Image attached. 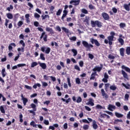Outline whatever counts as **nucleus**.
<instances>
[{
    "mask_svg": "<svg viewBox=\"0 0 130 130\" xmlns=\"http://www.w3.org/2000/svg\"><path fill=\"white\" fill-rule=\"evenodd\" d=\"M104 78L102 79V82L104 83H107L108 82V79H109V76L107 73H105L104 75Z\"/></svg>",
    "mask_w": 130,
    "mask_h": 130,
    "instance_id": "9d476101",
    "label": "nucleus"
},
{
    "mask_svg": "<svg viewBox=\"0 0 130 130\" xmlns=\"http://www.w3.org/2000/svg\"><path fill=\"white\" fill-rule=\"evenodd\" d=\"M126 54L127 55H130V47H127L126 48Z\"/></svg>",
    "mask_w": 130,
    "mask_h": 130,
    "instance_id": "c9c22d12",
    "label": "nucleus"
},
{
    "mask_svg": "<svg viewBox=\"0 0 130 130\" xmlns=\"http://www.w3.org/2000/svg\"><path fill=\"white\" fill-rule=\"evenodd\" d=\"M13 9H14V7H13V5H10L9 7L7 8V10L8 12H11V10H13Z\"/></svg>",
    "mask_w": 130,
    "mask_h": 130,
    "instance_id": "de8ad7c7",
    "label": "nucleus"
},
{
    "mask_svg": "<svg viewBox=\"0 0 130 130\" xmlns=\"http://www.w3.org/2000/svg\"><path fill=\"white\" fill-rule=\"evenodd\" d=\"M102 68H103V64H100V67L95 66L94 68L92 69L93 72H94L92 73L91 75L94 76H96L97 75V73L96 72L100 73L102 70Z\"/></svg>",
    "mask_w": 130,
    "mask_h": 130,
    "instance_id": "f03ea898",
    "label": "nucleus"
},
{
    "mask_svg": "<svg viewBox=\"0 0 130 130\" xmlns=\"http://www.w3.org/2000/svg\"><path fill=\"white\" fill-rule=\"evenodd\" d=\"M126 26V25L124 23H120L119 24L120 28H124Z\"/></svg>",
    "mask_w": 130,
    "mask_h": 130,
    "instance_id": "09e8293b",
    "label": "nucleus"
},
{
    "mask_svg": "<svg viewBox=\"0 0 130 130\" xmlns=\"http://www.w3.org/2000/svg\"><path fill=\"white\" fill-rule=\"evenodd\" d=\"M41 50L42 52H45L46 54H49L51 49L49 47L46 48L45 46H43L41 48Z\"/></svg>",
    "mask_w": 130,
    "mask_h": 130,
    "instance_id": "20e7f679",
    "label": "nucleus"
},
{
    "mask_svg": "<svg viewBox=\"0 0 130 130\" xmlns=\"http://www.w3.org/2000/svg\"><path fill=\"white\" fill-rule=\"evenodd\" d=\"M42 20H45V19H46V18H49V15H45V16L44 15H42Z\"/></svg>",
    "mask_w": 130,
    "mask_h": 130,
    "instance_id": "5fc2aeb1",
    "label": "nucleus"
},
{
    "mask_svg": "<svg viewBox=\"0 0 130 130\" xmlns=\"http://www.w3.org/2000/svg\"><path fill=\"white\" fill-rule=\"evenodd\" d=\"M121 69H122V70H124V71H125V72H127V73H129V74H130L129 68H128L127 67H125L124 65H122L121 66Z\"/></svg>",
    "mask_w": 130,
    "mask_h": 130,
    "instance_id": "4be33fe9",
    "label": "nucleus"
},
{
    "mask_svg": "<svg viewBox=\"0 0 130 130\" xmlns=\"http://www.w3.org/2000/svg\"><path fill=\"white\" fill-rule=\"evenodd\" d=\"M82 44L85 48H88L89 50H90V48H93V47H94L93 45L88 43L86 41H82Z\"/></svg>",
    "mask_w": 130,
    "mask_h": 130,
    "instance_id": "7ed1b4c3",
    "label": "nucleus"
},
{
    "mask_svg": "<svg viewBox=\"0 0 130 130\" xmlns=\"http://www.w3.org/2000/svg\"><path fill=\"white\" fill-rule=\"evenodd\" d=\"M108 110H110V111H113V110H115L116 109V107L114 105L109 104L108 105Z\"/></svg>",
    "mask_w": 130,
    "mask_h": 130,
    "instance_id": "9b49d317",
    "label": "nucleus"
},
{
    "mask_svg": "<svg viewBox=\"0 0 130 130\" xmlns=\"http://www.w3.org/2000/svg\"><path fill=\"white\" fill-rule=\"evenodd\" d=\"M71 50L72 52L74 53L73 56H76V55L78 54V51H77V50L75 49H72Z\"/></svg>",
    "mask_w": 130,
    "mask_h": 130,
    "instance_id": "e433bc0d",
    "label": "nucleus"
},
{
    "mask_svg": "<svg viewBox=\"0 0 130 130\" xmlns=\"http://www.w3.org/2000/svg\"><path fill=\"white\" fill-rule=\"evenodd\" d=\"M92 127L93 129H97V128H98V125H97V123L95 120H94L92 122Z\"/></svg>",
    "mask_w": 130,
    "mask_h": 130,
    "instance_id": "a878e982",
    "label": "nucleus"
},
{
    "mask_svg": "<svg viewBox=\"0 0 130 130\" xmlns=\"http://www.w3.org/2000/svg\"><path fill=\"white\" fill-rule=\"evenodd\" d=\"M102 17H103V19L105 21H109L110 19V17L109 16V15L105 12H103L102 13Z\"/></svg>",
    "mask_w": 130,
    "mask_h": 130,
    "instance_id": "39448f33",
    "label": "nucleus"
},
{
    "mask_svg": "<svg viewBox=\"0 0 130 130\" xmlns=\"http://www.w3.org/2000/svg\"><path fill=\"white\" fill-rule=\"evenodd\" d=\"M88 56L90 59H93V58H94V55L91 53L88 54Z\"/></svg>",
    "mask_w": 130,
    "mask_h": 130,
    "instance_id": "338daca9",
    "label": "nucleus"
},
{
    "mask_svg": "<svg viewBox=\"0 0 130 130\" xmlns=\"http://www.w3.org/2000/svg\"><path fill=\"white\" fill-rule=\"evenodd\" d=\"M68 13H69V11H68V10H63V14L61 18L62 21H64V18H66V17H67V16L68 15Z\"/></svg>",
    "mask_w": 130,
    "mask_h": 130,
    "instance_id": "ddd939ff",
    "label": "nucleus"
},
{
    "mask_svg": "<svg viewBox=\"0 0 130 130\" xmlns=\"http://www.w3.org/2000/svg\"><path fill=\"white\" fill-rule=\"evenodd\" d=\"M112 11H113V12L114 14H116V13H117V9H116V8H115V7H113V8L112 9Z\"/></svg>",
    "mask_w": 130,
    "mask_h": 130,
    "instance_id": "bf43d9fd",
    "label": "nucleus"
},
{
    "mask_svg": "<svg viewBox=\"0 0 130 130\" xmlns=\"http://www.w3.org/2000/svg\"><path fill=\"white\" fill-rule=\"evenodd\" d=\"M10 21V20L8 19H5V25L6 27V28H8V24L9 23V22Z\"/></svg>",
    "mask_w": 130,
    "mask_h": 130,
    "instance_id": "4d7b16f0",
    "label": "nucleus"
},
{
    "mask_svg": "<svg viewBox=\"0 0 130 130\" xmlns=\"http://www.w3.org/2000/svg\"><path fill=\"white\" fill-rule=\"evenodd\" d=\"M24 32L25 33H29L30 32V28H29V27H27L24 30Z\"/></svg>",
    "mask_w": 130,
    "mask_h": 130,
    "instance_id": "774afa93",
    "label": "nucleus"
},
{
    "mask_svg": "<svg viewBox=\"0 0 130 130\" xmlns=\"http://www.w3.org/2000/svg\"><path fill=\"white\" fill-rule=\"evenodd\" d=\"M115 115L118 118H121L123 117V114L118 113L117 112H115Z\"/></svg>",
    "mask_w": 130,
    "mask_h": 130,
    "instance_id": "bb28decb",
    "label": "nucleus"
},
{
    "mask_svg": "<svg viewBox=\"0 0 130 130\" xmlns=\"http://www.w3.org/2000/svg\"><path fill=\"white\" fill-rule=\"evenodd\" d=\"M114 39V37H111L110 36L108 37V40L109 41V45L111 46L112 45V41H113V39Z\"/></svg>",
    "mask_w": 130,
    "mask_h": 130,
    "instance_id": "a211bd4d",
    "label": "nucleus"
},
{
    "mask_svg": "<svg viewBox=\"0 0 130 130\" xmlns=\"http://www.w3.org/2000/svg\"><path fill=\"white\" fill-rule=\"evenodd\" d=\"M18 68H21L22 67H26V64L25 63H19L17 64Z\"/></svg>",
    "mask_w": 130,
    "mask_h": 130,
    "instance_id": "052dcab7",
    "label": "nucleus"
},
{
    "mask_svg": "<svg viewBox=\"0 0 130 130\" xmlns=\"http://www.w3.org/2000/svg\"><path fill=\"white\" fill-rule=\"evenodd\" d=\"M19 121L20 122H23V115L22 114L19 115Z\"/></svg>",
    "mask_w": 130,
    "mask_h": 130,
    "instance_id": "864d4df0",
    "label": "nucleus"
},
{
    "mask_svg": "<svg viewBox=\"0 0 130 130\" xmlns=\"http://www.w3.org/2000/svg\"><path fill=\"white\" fill-rule=\"evenodd\" d=\"M1 74L3 78H5L7 76V72H6V69L4 68L2 70Z\"/></svg>",
    "mask_w": 130,
    "mask_h": 130,
    "instance_id": "c756f323",
    "label": "nucleus"
},
{
    "mask_svg": "<svg viewBox=\"0 0 130 130\" xmlns=\"http://www.w3.org/2000/svg\"><path fill=\"white\" fill-rule=\"evenodd\" d=\"M46 31L47 32H49L50 34H54V31H53V29H52V28L47 27L46 28Z\"/></svg>",
    "mask_w": 130,
    "mask_h": 130,
    "instance_id": "5701e85b",
    "label": "nucleus"
},
{
    "mask_svg": "<svg viewBox=\"0 0 130 130\" xmlns=\"http://www.w3.org/2000/svg\"><path fill=\"white\" fill-rule=\"evenodd\" d=\"M55 127H58V124L56 123V124H54L53 126H50L49 127V129H52V130H54V129H55Z\"/></svg>",
    "mask_w": 130,
    "mask_h": 130,
    "instance_id": "c85d7f7f",
    "label": "nucleus"
},
{
    "mask_svg": "<svg viewBox=\"0 0 130 130\" xmlns=\"http://www.w3.org/2000/svg\"><path fill=\"white\" fill-rule=\"evenodd\" d=\"M120 55L121 56H124V48H121L119 49Z\"/></svg>",
    "mask_w": 130,
    "mask_h": 130,
    "instance_id": "393cba45",
    "label": "nucleus"
},
{
    "mask_svg": "<svg viewBox=\"0 0 130 130\" xmlns=\"http://www.w3.org/2000/svg\"><path fill=\"white\" fill-rule=\"evenodd\" d=\"M40 57L42 60H45V57H44V54L41 53L40 55Z\"/></svg>",
    "mask_w": 130,
    "mask_h": 130,
    "instance_id": "4c0bfd02",
    "label": "nucleus"
},
{
    "mask_svg": "<svg viewBox=\"0 0 130 130\" xmlns=\"http://www.w3.org/2000/svg\"><path fill=\"white\" fill-rule=\"evenodd\" d=\"M74 69L75 70H77V71H81V69H80V67L79 66H78V65H75L74 66Z\"/></svg>",
    "mask_w": 130,
    "mask_h": 130,
    "instance_id": "e2e57ef3",
    "label": "nucleus"
},
{
    "mask_svg": "<svg viewBox=\"0 0 130 130\" xmlns=\"http://www.w3.org/2000/svg\"><path fill=\"white\" fill-rule=\"evenodd\" d=\"M88 8L90 10H96V7H95V6H93L92 4H90L88 6Z\"/></svg>",
    "mask_w": 130,
    "mask_h": 130,
    "instance_id": "a19ab883",
    "label": "nucleus"
},
{
    "mask_svg": "<svg viewBox=\"0 0 130 130\" xmlns=\"http://www.w3.org/2000/svg\"><path fill=\"white\" fill-rule=\"evenodd\" d=\"M129 6H130V3H128V4H124L123 8L125 9L126 11H127V12H129L130 9H129Z\"/></svg>",
    "mask_w": 130,
    "mask_h": 130,
    "instance_id": "b1692460",
    "label": "nucleus"
},
{
    "mask_svg": "<svg viewBox=\"0 0 130 130\" xmlns=\"http://www.w3.org/2000/svg\"><path fill=\"white\" fill-rule=\"evenodd\" d=\"M83 129H85V130L89 129V125L86 124L83 125Z\"/></svg>",
    "mask_w": 130,
    "mask_h": 130,
    "instance_id": "680f3d73",
    "label": "nucleus"
},
{
    "mask_svg": "<svg viewBox=\"0 0 130 130\" xmlns=\"http://www.w3.org/2000/svg\"><path fill=\"white\" fill-rule=\"evenodd\" d=\"M101 93H102V95L104 98H106V99H107L108 98V97H109L108 94L106 93L105 90H104V89H101Z\"/></svg>",
    "mask_w": 130,
    "mask_h": 130,
    "instance_id": "2eb2a0df",
    "label": "nucleus"
},
{
    "mask_svg": "<svg viewBox=\"0 0 130 130\" xmlns=\"http://www.w3.org/2000/svg\"><path fill=\"white\" fill-rule=\"evenodd\" d=\"M37 87L40 88V87H41V84H40V83H36L32 86L34 89H37Z\"/></svg>",
    "mask_w": 130,
    "mask_h": 130,
    "instance_id": "2f4dec72",
    "label": "nucleus"
},
{
    "mask_svg": "<svg viewBox=\"0 0 130 130\" xmlns=\"http://www.w3.org/2000/svg\"><path fill=\"white\" fill-rule=\"evenodd\" d=\"M90 42L91 44H95L96 46H98V47H99L100 46V43L99 42H98V40L96 39H94L93 38L90 39Z\"/></svg>",
    "mask_w": 130,
    "mask_h": 130,
    "instance_id": "0eeeda50",
    "label": "nucleus"
},
{
    "mask_svg": "<svg viewBox=\"0 0 130 130\" xmlns=\"http://www.w3.org/2000/svg\"><path fill=\"white\" fill-rule=\"evenodd\" d=\"M95 108L96 109H103V107H102L101 105H97L95 107Z\"/></svg>",
    "mask_w": 130,
    "mask_h": 130,
    "instance_id": "6e6d98bb",
    "label": "nucleus"
},
{
    "mask_svg": "<svg viewBox=\"0 0 130 130\" xmlns=\"http://www.w3.org/2000/svg\"><path fill=\"white\" fill-rule=\"evenodd\" d=\"M38 65V63L37 62H32L31 64V68H34Z\"/></svg>",
    "mask_w": 130,
    "mask_h": 130,
    "instance_id": "a18cd8bd",
    "label": "nucleus"
},
{
    "mask_svg": "<svg viewBox=\"0 0 130 130\" xmlns=\"http://www.w3.org/2000/svg\"><path fill=\"white\" fill-rule=\"evenodd\" d=\"M76 84H78V85H80V84H81V80H80V78H76Z\"/></svg>",
    "mask_w": 130,
    "mask_h": 130,
    "instance_id": "13d9d810",
    "label": "nucleus"
},
{
    "mask_svg": "<svg viewBox=\"0 0 130 130\" xmlns=\"http://www.w3.org/2000/svg\"><path fill=\"white\" fill-rule=\"evenodd\" d=\"M81 1L80 0H72L70 2V4H73V6H79L80 5Z\"/></svg>",
    "mask_w": 130,
    "mask_h": 130,
    "instance_id": "6e6552de",
    "label": "nucleus"
},
{
    "mask_svg": "<svg viewBox=\"0 0 130 130\" xmlns=\"http://www.w3.org/2000/svg\"><path fill=\"white\" fill-rule=\"evenodd\" d=\"M16 47V44H15V43H11L8 47V49L9 50V51H12V50H13V47Z\"/></svg>",
    "mask_w": 130,
    "mask_h": 130,
    "instance_id": "aec40b11",
    "label": "nucleus"
},
{
    "mask_svg": "<svg viewBox=\"0 0 130 130\" xmlns=\"http://www.w3.org/2000/svg\"><path fill=\"white\" fill-rule=\"evenodd\" d=\"M62 12V9H59L56 14V16H60V14H61Z\"/></svg>",
    "mask_w": 130,
    "mask_h": 130,
    "instance_id": "37998d69",
    "label": "nucleus"
},
{
    "mask_svg": "<svg viewBox=\"0 0 130 130\" xmlns=\"http://www.w3.org/2000/svg\"><path fill=\"white\" fill-rule=\"evenodd\" d=\"M122 86L123 87H124L125 88V89H130V88H129L130 84L128 83H127L126 85H125V84H124V83H122Z\"/></svg>",
    "mask_w": 130,
    "mask_h": 130,
    "instance_id": "7c9ffc66",
    "label": "nucleus"
},
{
    "mask_svg": "<svg viewBox=\"0 0 130 130\" xmlns=\"http://www.w3.org/2000/svg\"><path fill=\"white\" fill-rule=\"evenodd\" d=\"M39 64H40V67H41V68H42L43 70H46V68H47V66L46 65V63H41L39 62Z\"/></svg>",
    "mask_w": 130,
    "mask_h": 130,
    "instance_id": "412c9836",
    "label": "nucleus"
},
{
    "mask_svg": "<svg viewBox=\"0 0 130 130\" xmlns=\"http://www.w3.org/2000/svg\"><path fill=\"white\" fill-rule=\"evenodd\" d=\"M40 39V40H41V39H43L45 42H47V35L45 32H43L42 33Z\"/></svg>",
    "mask_w": 130,
    "mask_h": 130,
    "instance_id": "423d86ee",
    "label": "nucleus"
},
{
    "mask_svg": "<svg viewBox=\"0 0 130 130\" xmlns=\"http://www.w3.org/2000/svg\"><path fill=\"white\" fill-rule=\"evenodd\" d=\"M84 23H86V25H89L90 24V17L86 16L83 20Z\"/></svg>",
    "mask_w": 130,
    "mask_h": 130,
    "instance_id": "f3484780",
    "label": "nucleus"
},
{
    "mask_svg": "<svg viewBox=\"0 0 130 130\" xmlns=\"http://www.w3.org/2000/svg\"><path fill=\"white\" fill-rule=\"evenodd\" d=\"M30 106L31 108H33L34 111H36L37 110V109L36 108V105L35 104H31Z\"/></svg>",
    "mask_w": 130,
    "mask_h": 130,
    "instance_id": "f704fd0d",
    "label": "nucleus"
},
{
    "mask_svg": "<svg viewBox=\"0 0 130 130\" xmlns=\"http://www.w3.org/2000/svg\"><path fill=\"white\" fill-rule=\"evenodd\" d=\"M70 40H72V41H76L77 40V37L74 36L71 38H70Z\"/></svg>",
    "mask_w": 130,
    "mask_h": 130,
    "instance_id": "0e129e2a",
    "label": "nucleus"
},
{
    "mask_svg": "<svg viewBox=\"0 0 130 130\" xmlns=\"http://www.w3.org/2000/svg\"><path fill=\"white\" fill-rule=\"evenodd\" d=\"M19 44H21L22 45L21 47V51L22 52H24V49L25 48V43L24 42V41H23V40H21L19 41Z\"/></svg>",
    "mask_w": 130,
    "mask_h": 130,
    "instance_id": "4468645a",
    "label": "nucleus"
},
{
    "mask_svg": "<svg viewBox=\"0 0 130 130\" xmlns=\"http://www.w3.org/2000/svg\"><path fill=\"white\" fill-rule=\"evenodd\" d=\"M23 24H24V23L23 22V21H18V22L17 23V26L18 27H22V25H23Z\"/></svg>",
    "mask_w": 130,
    "mask_h": 130,
    "instance_id": "8fccbe9b",
    "label": "nucleus"
},
{
    "mask_svg": "<svg viewBox=\"0 0 130 130\" xmlns=\"http://www.w3.org/2000/svg\"><path fill=\"white\" fill-rule=\"evenodd\" d=\"M62 30L65 32V33H69L70 30H69V29L64 27H61Z\"/></svg>",
    "mask_w": 130,
    "mask_h": 130,
    "instance_id": "79ce46f5",
    "label": "nucleus"
},
{
    "mask_svg": "<svg viewBox=\"0 0 130 130\" xmlns=\"http://www.w3.org/2000/svg\"><path fill=\"white\" fill-rule=\"evenodd\" d=\"M121 74L124 78V79H126V80H128V75H127V73L124 72L123 70H121Z\"/></svg>",
    "mask_w": 130,
    "mask_h": 130,
    "instance_id": "6ab92c4d",
    "label": "nucleus"
},
{
    "mask_svg": "<svg viewBox=\"0 0 130 130\" xmlns=\"http://www.w3.org/2000/svg\"><path fill=\"white\" fill-rule=\"evenodd\" d=\"M110 90H112L113 91H115L116 90V86L114 85H112L110 86Z\"/></svg>",
    "mask_w": 130,
    "mask_h": 130,
    "instance_id": "3c124183",
    "label": "nucleus"
},
{
    "mask_svg": "<svg viewBox=\"0 0 130 130\" xmlns=\"http://www.w3.org/2000/svg\"><path fill=\"white\" fill-rule=\"evenodd\" d=\"M61 100L63 102H66V104H69V103H70V102L71 101V98H68L67 100H66L64 98H61Z\"/></svg>",
    "mask_w": 130,
    "mask_h": 130,
    "instance_id": "cd10ccee",
    "label": "nucleus"
},
{
    "mask_svg": "<svg viewBox=\"0 0 130 130\" xmlns=\"http://www.w3.org/2000/svg\"><path fill=\"white\" fill-rule=\"evenodd\" d=\"M6 16L8 19H10V20L13 19V14L12 13H8L6 14Z\"/></svg>",
    "mask_w": 130,
    "mask_h": 130,
    "instance_id": "473e14b6",
    "label": "nucleus"
},
{
    "mask_svg": "<svg viewBox=\"0 0 130 130\" xmlns=\"http://www.w3.org/2000/svg\"><path fill=\"white\" fill-rule=\"evenodd\" d=\"M90 24L91 25V27H92L93 28L95 27L96 26L99 28H101L102 27V26H103V23L99 20H91Z\"/></svg>",
    "mask_w": 130,
    "mask_h": 130,
    "instance_id": "f257e3e1",
    "label": "nucleus"
},
{
    "mask_svg": "<svg viewBox=\"0 0 130 130\" xmlns=\"http://www.w3.org/2000/svg\"><path fill=\"white\" fill-rule=\"evenodd\" d=\"M108 58H109V59H114L115 58V56L111 55V54H109L108 56Z\"/></svg>",
    "mask_w": 130,
    "mask_h": 130,
    "instance_id": "603ef678",
    "label": "nucleus"
},
{
    "mask_svg": "<svg viewBox=\"0 0 130 130\" xmlns=\"http://www.w3.org/2000/svg\"><path fill=\"white\" fill-rule=\"evenodd\" d=\"M72 100H73L74 102H77V103H81L82 102V98L81 96H78L77 98V99H76V96H73L72 97Z\"/></svg>",
    "mask_w": 130,
    "mask_h": 130,
    "instance_id": "1a4fd4ad",
    "label": "nucleus"
},
{
    "mask_svg": "<svg viewBox=\"0 0 130 130\" xmlns=\"http://www.w3.org/2000/svg\"><path fill=\"white\" fill-rule=\"evenodd\" d=\"M86 105H90L91 106H94V100L92 98H89L88 102L86 103Z\"/></svg>",
    "mask_w": 130,
    "mask_h": 130,
    "instance_id": "f8f14e48",
    "label": "nucleus"
},
{
    "mask_svg": "<svg viewBox=\"0 0 130 130\" xmlns=\"http://www.w3.org/2000/svg\"><path fill=\"white\" fill-rule=\"evenodd\" d=\"M121 37H122V35H120L119 38L118 39V41L119 43L120 44V45L122 46V45L124 44V41L122 39V38H121Z\"/></svg>",
    "mask_w": 130,
    "mask_h": 130,
    "instance_id": "dca6fc26",
    "label": "nucleus"
},
{
    "mask_svg": "<svg viewBox=\"0 0 130 130\" xmlns=\"http://www.w3.org/2000/svg\"><path fill=\"white\" fill-rule=\"evenodd\" d=\"M122 119H115L114 120V124H117V123H118V122H122Z\"/></svg>",
    "mask_w": 130,
    "mask_h": 130,
    "instance_id": "72a5a7b5",
    "label": "nucleus"
},
{
    "mask_svg": "<svg viewBox=\"0 0 130 130\" xmlns=\"http://www.w3.org/2000/svg\"><path fill=\"white\" fill-rule=\"evenodd\" d=\"M22 101H23V105L25 106L27 102H28V99L26 98H23Z\"/></svg>",
    "mask_w": 130,
    "mask_h": 130,
    "instance_id": "ea45409f",
    "label": "nucleus"
},
{
    "mask_svg": "<svg viewBox=\"0 0 130 130\" xmlns=\"http://www.w3.org/2000/svg\"><path fill=\"white\" fill-rule=\"evenodd\" d=\"M79 66L81 68H83V66H84V61H80L79 62Z\"/></svg>",
    "mask_w": 130,
    "mask_h": 130,
    "instance_id": "69168bd1",
    "label": "nucleus"
},
{
    "mask_svg": "<svg viewBox=\"0 0 130 130\" xmlns=\"http://www.w3.org/2000/svg\"><path fill=\"white\" fill-rule=\"evenodd\" d=\"M67 82L68 83V86H69L70 88L72 87V84L71 83V79L69 77L67 78Z\"/></svg>",
    "mask_w": 130,
    "mask_h": 130,
    "instance_id": "c03bdc74",
    "label": "nucleus"
},
{
    "mask_svg": "<svg viewBox=\"0 0 130 130\" xmlns=\"http://www.w3.org/2000/svg\"><path fill=\"white\" fill-rule=\"evenodd\" d=\"M81 12L82 14H85V15H87L88 14V10L87 9L83 8L81 9Z\"/></svg>",
    "mask_w": 130,
    "mask_h": 130,
    "instance_id": "58836bf2",
    "label": "nucleus"
},
{
    "mask_svg": "<svg viewBox=\"0 0 130 130\" xmlns=\"http://www.w3.org/2000/svg\"><path fill=\"white\" fill-rule=\"evenodd\" d=\"M0 111L2 113H6V111H5V109L4 108V107L3 106H0Z\"/></svg>",
    "mask_w": 130,
    "mask_h": 130,
    "instance_id": "49530a36",
    "label": "nucleus"
}]
</instances>
